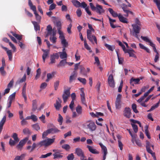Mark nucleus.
I'll return each mask as SVG.
<instances>
[{
	"label": "nucleus",
	"instance_id": "1",
	"mask_svg": "<svg viewBox=\"0 0 160 160\" xmlns=\"http://www.w3.org/2000/svg\"><path fill=\"white\" fill-rule=\"evenodd\" d=\"M55 139V138H47L39 142L37 145L40 146V147L44 146L45 147H47L51 145L54 143Z\"/></svg>",
	"mask_w": 160,
	"mask_h": 160
},
{
	"label": "nucleus",
	"instance_id": "2",
	"mask_svg": "<svg viewBox=\"0 0 160 160\" xmlns=\"http://www.w3.org/2000/svg\"><path fill=\"white\" fill-rule=\"evenodd\" d=\"M85 124L86 128L90 132H93L96 130L97 126L93 121L92 120L88 121L86 122Z\"/></svg>",
	"mask_w": 160,
	"mask_h": 160
},
{
	"label": "nucleus",
	"instance_id": "3",
	"mask_svg": "<svg viewBox=\"0 0 160 160\" xmlns=\"http://www.w3.org/2000/svg\"><path fill=\"white\" fill-rule=\"evenodd\" d=\"M133 32L132 34L133 36L139 40L140 35L138 34L140 33L141 28L140 26L137 24H132Z\"/></svg>",
	"mask_w": 160,
	"mask_h": 160
},
{
	"label": "nucleus",
	"instance_id": "4",
	"mask_svg": "<svg viewBox=\"0 0 160 160\" xmlns=\"http://www.w3.org/2000/svg\"><path fill=\"white\" fill-rule=\"evenodd\" d=\"M28 140V137H27L21 140L19 142L18 144L16 146V148L20 150H21L22 149L23 147L26 143V142Z\"/></svg>",
	"mask_w": 160,
	"mask_h": 160
},
{
	"label": "nucleus",
	"instance_id": "5",
	"mask_svg": "<svg viewBox=\"0 0 160 160\" xmlns=\"http://www.w3.org/2000/svg\"><path fill=\"white\" fill-rule=\"evenodd\" d=\"M108 83L109 86L113 88L115 86V82L113 77L112 74H110L108 78Z\"/></svg>",
	"mask_w": 160,
	"mask_h": 160
},
{
	"label": "nucleus",
	"instance_id": "6",
	"mask_svg": "<svg viewBox=\"0 0 160 160\" xmlns=\"http://www.w3.org/2000/svg\"><path fill=\"white\" fill-rule=\"evenodd\" d=\"M59 58V56L58 53H54L50 55V62L49 63V64H52L56 62L55 59H58Z\"/></svg>",
	"mask_w": 160,
	"mask_h": 160
},
{
	"label": "nucleus",
	"instance_id": "7",
	"mask_svg": "<svg viewBox=\"0 0 160 160\" xmlns=\"http://www.w3.org/2000/svg\"><path fill=\"white\" fill-rule=\"evenodd\" d=\"M99 144L100 146L102 152L103 154V160H105L106 158V156L108 153L107 149L106 147L101 142H99Z\"/></svg>",
	"mask_w": 160,
	"mask_h": 160
},
{
	"label": "nucleus",
	"instance_id": "8",
	"mask_svg": "<svg viewBox=\"0 0 160 160\" xmlns=\"http://www.w3.org/2000/svg\"><path fill=\"white\" fill-rule=\"evenodd\" d=\"M131 109L128 107H126L124 109L123 112V115L128 118H129L131 116Z\"/></svg>",
	"mask_w": 160,
	"mask_h": 160
},
{
	"label": "nucleus",
	"instance_id": "9",
	"mask_svg": "<svg viewBox=\"0 0 160 160\" xmlns=\"http://www.w3.org/2000/svg\"><path fill=\"white\" fill-rule=\"evenodd\" d=\"M122 95L120 94L118 95L115 102L116 108L117 109H119L121 106V98Z\"/></svg>",
	"mask_w": 160,
	"mask_h": 160
},
{
	"label": "nucleus",
	"instance_id": "10",
	"mask_svg": "<svg viewBox=\"0 0 160 160\" xmlns=\"http://www.w3.org/2000/svg\"><path fill=\"white\" fill-rule=\"evenodd\" d=\"M70 95L69 90H64V93L62 95V98L64 102L65 103Z\"/></svg>",
	"mask_w": 160,
	"mask_h": 160
},
{
	"label": "nucleus",
	"instance_id": "11",
	"mask_svg": "<svg viewBox=\"0 0 160 160\" xmlns=\"http://www.w3.org/2000/svg\"><path fill=\"white\" fill-rule=\"evenodd\" d=\"M86 147L88 148V151L91 153L94 154H98L99 152L96 149H95L93 146L89 145L86 146Z\"/></svg>",
	"mask_w": 160,
	"mask_h": 160
},
{
	"label": "nucleus",
	"instance_id": "12",
	"mask_svg": "<svg viewBox=\"0 0 160 160\" xmlns=\"http://www.w3.org/2000/svg\"><path fill=\"white\" fill-rule=\"evenodd\" d=\"M75 153L78 156L80 157V158L85 156L82 150L80 148H77L76 149Z\"/></svg>",
	"mask_w": 160,
	"mask_h": 160
},
{
	"label": "nucleus",
	"instance_id": "13",
	"mask_svg": "<svg viewBox=\"0 0 160 160\" xmlns=\"http://www.w3.org/2000/svg\"><path fill=\"white\" fill-rule=\"evenodd\" d=\"M124 52L125 53H128L130 57H135L134 54L135 51L132 48H131L130 49H126Z\"/></svg>",
	"mask_w": 160,
	"mask_h": 160
},
{
	"label": "nucleus",
	"instance_id": "14",
	"mask_svg": "<svg viewBox=\"0 0 160 160\" xmlns=\"http://www.w3.org/2000/svg\"><path fill=\"white\" fill-rule=\"evenodd\" d=\"M80 91L81 93L80 94V96L81 98V101L82 103L85 105L86 106H87L85 103V94L84 92L83 88H81L80 89Z\"/></svg>",
	"mask_w": 160,
	"mask_h": 160
},
{
	"label": "nucleus",
	"instance_id": "15",
	"mask_svg": "<svg viewBox=\"0 0 160 160\" xmlns=\"http://www.w3.org/2000/svg\"><path fill=\"white\" fill-rule=\"evenodd\" d=\"M95 11L99 14L104 12L102 6L98 4H97L96 7H95Z\"/></svg>",
	"mask_w": 160,
	"mask_h": 160
},
{
	"label": "nucleus",
	"instance_id": "16",
	"mask_svg": "<svg viewBox=\"0 0 160 160\" xmlns=\"http://www.w3.org/2000/svg\"><path fill=\"white\" fill-rule=\"evenodd\" d=\"M118 18L119 21L123 23H128L127 18L123 17L120 13L119 14Z\"/></svg>",
	"mask_w": 160,
	"mask_h": 160
},
{
	"label": "nucleus",
	"instance_id": "17",
	"mask_svg": "<svg viewBox=\"0 0 160 160\" xmlns=\"http://www.w3.org/2000/svg\"><path fill=\"white\" fill-rule=\"evenodd\" d=\"M61 100L58 98V100H56V103L54 104V106L57 110H59L61 107Z\"/></svg>",
	"mask_w": 160,
	"mask_h": 160
},
{
	"label": "nucleus",
	"instance_id": "18",
	"mask_svg": "<svg viewBox=\"0 0 160 160\" xmlns=\"http://www.w3.org/2000/svg\"><path fill=\"white\" fill-rule=\"evenodd\" d=\"M87 38L93 44H94V41L96 44H97V39L95 35H92L89 36V38Z\"/></svg>",
	"mask_w": 160,
	"mask_h": 160
},
{
	"label": "nucleus",
	"instance_id": "19",
	"mask_svg": "<svg viewBox=\"0 0 160 160\" xmlns=\"http://www.w3.org/2000/svg\"><path fill=\"white\" fill-rule=\"evenodd\" d=\"M55 74L56 73L55 72H53L51 73H48L47 74V79L46 80V81L48 82L50 79L54 77Z\"/></svg>",
	"mask_w": 160,
	"mask_h": 160
},
{
	"label": "nucleus",
	"instance_id": "20",
	"mask_svg": "<svg viewBox=\"0 0 160 160\" xmlns=\"http://www.w3.org/2000/svg\"><path fill=\"white\" fill-rule=\"evenodd\" d=\"M26 75L25 74L22 78L19 79L16 82V84H19L21 83H22L23 82H25L26 80Z\"/></svg>",
	"mask_w": 160,
	"mask_h": 160
},
{
	"label": "nucleus",
	"instance_id": "21",
	"mask_svg": "<svg viewBox=\"0 0 160 160\" xmlns=\"http://www.w3.org/2000/svg\"><path fill=\"white\" fill-rule=\"evenodd\" d=\"M61 43L63 47H66L68 46V42L64 38L63 35H62V38H61Z\"/></svg>",
	"mask_w": 160,
	"mask_h": 160
},
{
	"label": "nucleus",
	"instance_id": "22",
	"mask_svg": "<svg viewBox=\"0 0 160 160\" xmlns=\"http://www.w3.org/2000/svg\"><path fill=\"white\" fill-rule=\"evenodd\" d=\"M105 47L109 50L111 51H113L115 48L114 45H111L107 43H105L104 45Z\"/></svg>",
	"mask_w": 160,
	"mask_h": 160
},
{
	"label": "nucleus",
	"instance_id": "23",
	"mask_svg": "<svg viewBox=\"0 0 160 160\" xmlns=\"http://www.w3.org/2000/svg\"><path fill=\"white\" fill-rule=\"evenodd\" d=\"M108 10L113 17H118V18L119 14H118L117 12H115L112 9L109 8Z\"/></svg>",
	"mask_w": 160,
	"mask_h": 160
},
{
	"label": "nucleus",
	"instance_id": "24",
	"mask_svg": "<svg viewBox=\"0 0 160 160\" xmlns=\"http://www.w3.org/2000/svg\"><path fill=\"white\" fill-rule=\"evenodd\" d=\"M48 131L50 133H54L58 132L60 131V130L56 128H53L48 129Z\"/></svg>",
	"mask_w": 160,
	"mask_h": 160
},
{
	"label": "nucleus",
	"instance_id": "25",
	"mask_svg": "<svg viewBox=\"0 0 160 160\" xmlns=\"http://www.w3.org/2000/svg\"><path fill=\"white\" fill-rule=\"evenodd\" d=\"M146 150L148 152L151 154L152 156L153 157L154 159V160H156L155 153L153 152L150 149V147L146 148Z\"/></svg>",
	"mask_w": 160,
	"mask_h": 160
},
{
	"label": "nucleus",
	"instance_id": "26",
	"mask_svg": "<svg viewBox=\"0 0 160 160\" xmlns=\"http://www.w3.org/2000/svg\"><path fill=\"white\" fill-rule=\"evenodd\" d=\"M32 110L33 111H35L37 108V101L36 100H34L32 101Z\"/></svg>",
	"mask_w": 160,
	"mask_h": 160
},
{
	"label": "nucleus",
	"instance_id": "27",
	"mask_svg": "<svg viewBox=\"0 0 160 160\" xmlns=\"http://www.w3.org/2000/svg\"><path fill=\"white\" fill-rule=\"evenodd\" d=\"M58 53L60 54V57L61 59H64L67 58V55L65 52H59Z\"/></svg>",
	"mask_w": 160,
	"mask_h": 160
},
{
	"label": "nucleus",
	"instance_id": "28",
	"mask_svg": "<svg viewBox=\"0 0 160 160\" xmlns=\"http://www.w3.org/2000/svg\"><path fill=\"white\" fill-rule=\"evenodd\" d=\"M72 2L73 4V5L76 7H79L81 6V3L77 0H72Z\"/></svg>",
	"mask_w": 160,
	"mask_h": 160
},
{
	"label": "nucleus",
	"instance_id": "29",
	"mask_svg": "<svg viewBox=\"0 0 160 160\" xmlns=\"http://www.w3.org/2000/svg\"><path fill=\"white\" fill-rule=\"evenodd\" d=\"M76 111L78 115H81L82 113V108L80 105H78L76 108Z\"/></svg>",
	"mask_w": 160,
	"mask_h": 160
},
{
	"label": "nucleus",
	"instance_id": "30",
	"mask_svg": "<svg viewBox=\"0 0 160 160\" xmlns=\"http://www.w3.org/2000/svg\"><path fill=\"white\" fill-rule=\"evenodd\" d=\"M53 156H54V159L61 158L63 157L62 155L58 152H56V153L53 154Z\"/></svg>",
	"mask_w": 160,
	"mask_h": 160
},
{
	"label": "nucleus",
	"instance_id": "31",
	"mask_svg": "<svg viewBox=\"0 0 160 160\" xmlns=\"http://www.w3.org/2000/svg\"><path fill=\"white\" fill-rule=\"evenodd\" d=\"M26 154H22L20 156H17L15 157L14 160H23Z\"/></svg>",
	"mask_w": 160,
	"mask_h": 160
},
{
	"label": "nucleus",
	"instance_id": "32",
	"mask_svg": "<svg viewBox=\"0 0 160 160\" xmlns=\"http://www.w3.org/2000/svg\"><path fill=\"white\" fill-rule=\"evenodd\" d=\"M139 45L140 48L144 49L145 51H146L147 52L150 53V51L148 48H147V47H145L142 44L139 43Z\"/></svg>",
	"mask_w": 160,
	"mask_h": 160
},
{
	"label": "nucleus",
	"instance_id": "33",
	"mask_svg": "<svg viewBox=\"0 0 160 160\" xmlns=\"http://www.w3.org/2000/svg\"><path fill=\"white\" fill-rule=\"evenodd\" d=\"M84 46L86 49L87 50H88L90 52H92V51L91 50V48L87 44L86 40L85 39L84 40Z\"/></svg>",
	"mask_w": 160,
	"mask_h": 160
},
{
	"label": "nucleus",
	"instance_id": "34",
	"mask_svg": "<svg viewBox=\"0 0 160 160\" xmlns=\"http://www.w3.org/2000/svg\"><path fill=\"white\" fill-rule=\"evenodd\" d=\"M67 63V62L66 59L62 60L60 62L59 64L58 65V66L61 67H64Z\"/></svg>",
	"mask_w": 160,
	"mask_h": 160
},
{
	"label": "nucleus",
	"instance_id": "35",
	"mask_svg": "<svg viewBox=\"0 0 160 160\" xmlns=\"http://www.w3.org/2000/svg\"><path fill=\"white\" fill-rule=\"evenodd\" d=\"M49 49H48L47 52H46L45 53H44L42 56V58L43 59V62H45L46 58L48 56L49 52Z\"/></svg>",
	"mask_w": 160,
	"mask_h": 160
},
{
	"label": "nucleus",
	"instance_id": "36",
	"mask_svg": "<svg viewBox=\"0 0 160 160\" xmlns=\"http://www.w3.org/2000/svg\"><path fill=\"white\" fill-rule=\"evenodd\" d=\"M6 51L9 60L12 61V56L11 50H8Z\"/></svg>",
	"mask_w": 160,
	"mask_h": 160
},
{
	"label": "nucleus",
	"instance_id": "37",
	"mask_svg": "<svg viewBox=\"0 0 160 160\" xmlns=\"http://www.w3.org/2000/svg\"><path fill=\"white\" fill-rule=\"evenodd\" d=\"M32 23L34 26V29L35 31L40 30V26L37 22L35 21L32 22Z\"/></svg>",
	"mask_w": 160,
	"mask_h": 160
},
{
	"label": "nucleus",
	"instance_id": "38",
	"mask_svg": "<svg viewBox=\"0 0 160 160\" xmlns=\"http://www.w3.org/2000/svg\"><path fill=\"white\" fill-rule=\"evenodd\" d=\"M23 132L25 134L29 135L31 134V132L28 128H25L23 130Z\"/></svg>",
	"mask_w": 160,
	"mask_h": 160
},
{
	"label": "nucleus",
	"instance_id": "39",
	"mask_svg": "<svg viewBox=\"0 0 160 160\" xmlns=\"http://www.w3.org/2000/svg\"><path fill=\"white\" fill-rule=\"evenodd\" d=\"M12 137L13 138L14 140L16 142H19V139L18 138V135L16 133H14L12 136Z\"/></svg>",
	"mask_w": 160,
	"mask_h": 160
},
{
	"label": "nucleus",
	"instance_id": "40",
	"mask_svg": "<svg viewBox=\"0 0 160 160\" xmlns=\"http://www.w3.org/2000/svg\"><path fill=\"white\" fill-rule=\"evenodd\" d=\"M148 126L147 125L145 127V133L146 135L147 136V137L149 139H150L151 138V137H150V135L149 134V132L148 131Z\"/></svg>",
	"mask_w": 160,
	"mask_h": 160
},
{
	"label": "nucleus",
	"instance_id": "41",
	"mask_svg": "<svg viewBox=\"0 0 160 160\" xmlns=\"http://www.w3.org/2000/svg\"><path fill=\"white\" fill-rule=\"evenodd\" d=\"M16 93L14 92L12 93V94L10 95L9 98L8 99V101H11L12 102L13 100L15 98Z\"/></svg>",
	"mask_w": 160,
	"mask_h": 160
},
{
	"label": "nucleus",
	"instance_id": "42",
	"mask_svg": "<svg viewBox=\"0 0 160 160\" xmlns=\"http://www.w3.org/2000/svg\"><path fill=\"white\" fill-rule=\"evenodd\" d=\"M63 120V118L62 116L59 114H58V121L59 123V124L61 125L62 124Z\"/></svg>",
	"mask_w": 160,
	"mask_h": 160
},
{
	"label": "nucleus",
	"instance_id": "43",
	"mask_svg": "<svg viewBox=\"0 0 160 160\" xmlns=\"http://www.w3.org/2000/svg\"><path fill=\"white\" fill-rule=\"evenodd\" d=\"M142 78H136L134 79L133 78H132L130 80V82L131 83L132 82H134V83L135 84H138L140 79H141Z\"/></svg>",
	"mask_w": 160,
	"mask_h": 160
},
{
	"label": "nucleus",
	"instance_id": "44",
	"mask_svg": "<svg viewBox=\"0 0 160 160\" xmlns=\"http://www.w3.org/2000/svg\"><path fill=\"white\" fill-rule=\"evenodd\" d=\"M32 127L33 128L37 131H38L40 129V128L39 126V124L37 123L34 124L32 125Z\"/></svg>",
	"mask_w": 160,
	"mask_h": 160
},
{
	"label": "nucleus",
	"instance_id": "45",
	"mask_svg": "<svg viewBox=\"0 0 160 160\" xmlns=\"http://www.w3.org/2000/svg\"><path fill=\"white\" fill-rule=\"evenodd\" d=\"M148 95L145 93L140 98L138 101V102L140 103L142 102V101L144 99V98Z\"/></svg>",
	"mask_w": 160,
	"mask_h": 160
},
{
	"label": "nucleus",
	"instance_id": "46",
	"mask_svg": "<svg viewBox=\"0 0 160 160\" xmlns=\"http://www.w3.org/2000/svg\"><path fill=\"white\" fill-rule=\"evenodd\" d=\"M117 42L118 43V44H119V45L121 47H122L124 52V51L126 50L127 49H126V48H125V45L123 44L122 42H120V41H117Z\"/></svg>",
	"mask_w": 160,
	"mask_h": 160
},
{
	"label": "nucleus",
	"instance_id": "47",
	"mask_svg": "<svg viewBox=\"0 0 160 160\" xmlns=\"http://www.w3.org/2000/svg\"><path fill=\"white\" fill-rule=\"evenodd\" d=\"M62 147L63 149H65L66 150H68L70 148V146L67 144H65L62 146Z\"/></svg>",
	"mask_w": 160,
	"mask_h": 160
},
{
	"label": "nucleus",
	"instance_id": "48",
	"mask_svg": "<svg viewBox=\"0 0 160 160\" xmlns=\"http://www.w3.org/2000/svg\"><path fill=\"white\" fill-rule=\"evenodd\" d=\"M78 79L83 84H85L86 83V80L85 78H78Z\"/></svg>",
	"mask_w": 160,
	"mask_h": 160
},
{
	"label": "nucleus",
	"instance_id": "49",
	"mask_svg": "<svg viewBox=\"0 0 160 160\" xmlns=\"http://www.w3.org/2000/svg\"><path fill=\"white\" fill-rule=\"evenodd\" d=\"M121 7L124 12L126 13L128 10L127 9V6L123 3Z\"/></svg>",
	"mask_w": 160,
	"mask_h": 160
},
{
	"label": "nucleus",
	"instance_id": "50",
	"mask_svg": "<svg viewBox=\"0 0 160 160\" xmlns=\"http://www.w3.org/2000/svg\"><path fill=\"white\" fill-rule=\"evenodd\" d=\"M47 84L45 82H44L41 83L40 88L41 90L47 87Z\"/></svg>",
	"mask_w": 160,
	"mask_h": 160
},
{
	"label": "nucleus",
	"instance_id": "51",
	"mask_svg": "<svg viewBox=\"0 0 160 160\" xmlns=\"http://www.w3.org/2000/svg\"><path fill=\"white\" fill-rule=\"evenodd\" d=\"M132 108L134 112L137 113L138 112V111L137 109V106L136 104H133L132 105Z\"/></svg>",
	"mask_w": 160,
	"mask_h": 160
},
{
	"label": "nucleus",
	"instance_id": "52",
	"mask_svg": "<svg viewBox=\"0 0 160 160\" xmlns=\"http://www.w3.org/2000/svg\"><path fill=\"white\" fill-rule=\"evenodd\" d=\"M17 142H16L14 140H13L11 138L10 139L9 142V144L11 146H14Z\"/></svg>",
	"mask_w": 160,
	"mask_h": 160
},
{
	"label": "nucleus",
	"instance_id": "53",
	"mask_svg": "<svg viewBox=\"0 0 160 160\" xmlns=\"http://www.w3.org/2000/svg\"><path fill=\"white\" fill-rule=\"evenodd\" d=\"M132 125L134 132L135 133L137 132L138 131V128L137 126L133 124H132Z\"/></svg>",
	"mask_w": 160,
	"mask_h": 160
},
{
	"label": "nucleus",
	"instance_id": "54",
	"mask_svg": "<svg viewBox=\"0 0 160 160\" xmlns=\"http://www.w3.org/2000/svg\"><path fill=\"white\" fill-rule=\"evenodd\" d=\"M141 38L143 41L147 42H150V40L147 37H144L142 36Z\"/></svg>",
	"mask_w": 160,
	"mask_h": 160
},
{
	"label": "nucleus",
	"instance_id": "55",
	"mask_svg": "<svg viewBox=\"0 0 160 160\" xmlns=\"http://www.w3.org/2000/svg\"><path fill=\"white\" fill-rule=\"evenodd\" d=\"M141 38L143 41L147 42H150V40L147 37H144L142 36Z\"/></svg>",
	"mask_w": 160,
	"mask_h": 160
},
{
	"label": "nucleus",
	"instance_id": "56",
	"mask_svg": "<svg viewBox=\"0 0 160 160\" xmlns=\"http://www.w3.org/2000/svg\"><path fill=\"white\" fill-rule=\"evenodd\" d=\"M65 119L66 120V122L67 123H69L72 122L71 118L68 116H66Z\"/></svg>",
	"mask_w": 160,
	"mask_h": 160
},
{
	"label": "nucleus",
	"instance_id": "57",
	"mask_svg": "<svg viewBox=\"0 0 160 160\" xmlns=\"http://www.w3.org/2000/svg\"><path fill=\"white\" fill-rule=\"evenodd\" d=\"M67 158L68 160H73L74 158V155L72 153H71L68 155Z\"/></svg>",
	"mask_w": 160,
	"mask_h": 160
},
{
	"label": "nucleus",
	"instance_id": "58",
	"mask_svg": "<svg viewBox=\"0 0 160 160\" xmlns=\"http://www.w3.org/2000/svg\"><path fill=\"white\" fill-rule=\"evenodd\" d=\"M52 154V152H49V153H47V154H45V155H42L41 156L40 158H46L50 156Z\"/></svg>",
	"mask_w": 160,
	"mask_h": 160
},
{
	"label": "nucleus",
	"instance_id": "59",
	"mask_svg": "<svg viewBox=\"0 0 160 160\" xmlns=\"http://www.w3.org/2000/svg\"><path fill=\"white\" fill-rule=\"evenodd\" d=\"M13 36L19 41H21L22 39V37L21 35H20L18 34H14V35H13Z\"/></svg>",
	"mask_w": 160,
	"mask_h": 160
},
{
	"label": "nucleus",
	"instance_id": "60",
	"mask_svg": "<svg viewBox=\"0 0 160 160\" xmlns=\"http://www.w3.org/2000/svg\"><path fill=\"white\" fill-rule=\"evenodd\" d=\"M59 81H56V82H55L54 83V89L55 90H57L58 87L59 85Z\"/></svg>",
	"mask_w": 160,
	"mask_h": 160
},
{
	"label": "nucleus",
	"instance_id": "61",
	"mask_svg": "<svg viewBox=\"0 0 160 160\" xmlns=\"http://www.w3.org/2000/svg\"><path fill=\"white\" fill-rule=\"evenodd\" d=\"M21 123L22 126H24L28 124V122L25 119H24L21 120Z\"/></svg>",
	"mask_w": 160,
	"mask_h": 160
},
{
	"label": "nucleus",
	"instance_id": "62",
	"mask_svg": "<svg viewBox=\"0 0 160 160\" xmlns=\"http://www.w3.org/2000/svg\"><path fill=\"white\" fill-rule=\"evenodd\" d=\"M14 82V81L13 79H12L9 82V83H8V88H12L13 84Z\"/></svg>",
	"mask_w": 160,
	"mask_h": 160
},
{
	"label": "nucleus",
	"instance_id": "63",
	"mask_svg": "<svg viewBox=\"0 0 160 160\" xmlns=\"http://www.w3.org/2000/svg\"><path fill=\"white\" fill-rule=\"evenodd\" d=\"M31 119L34 122H36L38 120V118L36 116L32 115H31Z\"/></svg>",
	"mask_w": 160,
	"mask_h": 160
},
{
	"label": "nucleus",
	"instance_id": "64",
	"mask_svg": "<svg viewBox=\"0 0 160 160\" xmlns=\"http://www.w3.org/2000/svg\"><path fill=\"white\" fill-rule=\"evenodd\" d=\"M57 38L55 37H50V40L53 43H55L56 42Z\"/></svg>",
	"mask_w": 160,
	"mask_h": 160
}]
</instances>
